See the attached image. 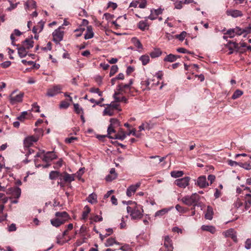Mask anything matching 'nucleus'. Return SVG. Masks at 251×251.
<instances>
[{
    "label": "nucleus",
    "instance_id": "1",
    "mask_svg": "<svg viewBox=\"0 0 251 251\" xmlns=\"http://www.w3.org/2000/svg\"><path fill=\"white\" fill-rule=\"evenodd\" d=\"M126 210L132 219H139L143 216V210L142 206L138 205L135 202H130V206H127Z\"/></svg>",
    "mask_w": 251,
    "mask_h": 251
},
{
    "label": "nucleus",
    "instance_id": "2",
    "mask_svg": "<svg viewBox=\"0 0 251 251\" xmlns=\"http://www.w3.org/2000/svg\"><path fill=\"white\" fill-rule=\"evenodd\" d=\"M200 199V196L196 193L191 195L186 196L181 199V201L188 206L195 205Z\"/></svg>",
    "mask_w": 251,
    "mask_h": 251
},
{
    "label": "nucleus",
    "instance_id": "3",
    "mask_svg": "<svg viewBox=\"0 0 251 251\" xmlns=\"http://www.w3.org/2000/svg\"><path fill=\"white\" fill-rule=\"evenodd\" d=\"M15 91H13L9 97L10 102L12 104H15L23 101L24 94L20 92L16 95H14Z\"/></svg>",
    "mask_w": 251,
    "mask_h": 251
},
{
    "label": "nucleus",
    "instance_id": "4",
    "mask_svg": "<svg viewBox=\"0 0 251 251\" xmlns=\"http://www.w3.org/2000/svg\"><path fill=\"white\" fill-rule=\"evenodd\" d=\"M41 152L44 153L41 158L43 161L46 163H49L57 158V155L53 151H47L45 152L44 150H42Z\"/></svg>",
    "mask_w": 251,
    "mask_h": 251
},
{
    "label": "nucleus",
    "instance_id": "5",
    "mask_svg": "<svg viewBox=\"0 0 251 251\" xmlns=\"http://www.w3.org/2000/svg\"><path fill=\"white\" fill-rule=\"evenodd\" d=\"M190 178L188 176L177 179L175 181V184L181 188H186L189 184Z\"/></svg>",
    "mask_w": 251,
    "mask_h": 251
},
{
    "label": "nucleus",
    "instance_id": "6",
    "mask_svg": "<svg viewBox=\"0 0 251 251\" xmlns=\"http://www.w3.org/2000/svg\"><path fill=\"white\" fill-rule=\"evenodd\" d=\"M62 87L59 85H54L48 90L47 96L52 97L61 93Z\"/></svg>",
    "mask_w": 251,
    "mask_h": 251
},
{
    "label": "nucleus",
    "instance_id": "7",
    "mask_svg": "<svg viewBox=\"0 0 251 251\" xmlns=\"http://www.w3.org/2000/svg\"><path fill=\"white\" fill-rule=\"evenodd\" d=\"M133 83V81L132 79H130L129 80V82L128 84H124L123 83H120L117 86V90L121 92V95H123L124 94L126 93V90H130V86Z\"/></svg>",
    "mask_w": 251,
    "mask_h": 251
},
{
    "label": "nucleus",
    "instance_id": "8",
    "mask_svg": "<svg viewBox=\"0 0 251 251\" xmlns=\"http://www.w3.org/2000/svg\"><path fill=\"white\" fill-rule=\"evenodd\" d=\"M64 32L61 31L60 27L55 29L52 33L53 37V41L56 43H59L63 40Z\"/></svg>",
    "mask_w": 251,
    "mask_h": 251
},
{
    "label": "nucleus",
    "instance_id": "9",
    "mask_svg": "<svg viewBox=\"0 0 251 251\" xmlns=\"http://www.w3.org/2000/svg\"><path fill=\"white\" fill-rule=\"evenodd\" d=\"M226 46L229 50V54L233 53L234 51H239L240 50L239 44L235 42L229 41Z\"/></svg>",
    "mask_w": 251,
    "mask_h": 251
},
{
    "label": "nucleus",
    "instance_id": "10",
    "mask_svg": "<svg viewBox=\"0 0 251 251\" xmlns=\"http://www.w3.org/2000/svg\"><path fill=\"white\" fill-rule=\"evenodd\" d=\"M196 184L201 188H204L209 185V183L207 181L206 176H199L197 178Z\"/></svg>",
    "mask_w": 251,
    "mask_h": 251
},
{
    "label": "nucleus",
    "instance_id": "11",
    "mask_svg": "<svg viewBox=\"0 0 251 251\" xmlns=\"http://www.w3.org/2000/svg\"><path fill=\"white\" fill-rule=\"evenodd\" d=\"M55 216L56 218L59 220V221H62L63 224L68 221V220L70 219L69 215L65 211L57 212L55 213Z\"/></svg>",
    "mask_w": 251,
    "mask_h": 251
},
{
    "label": "nucleus",
    "instance_id": "12",
    "mask_svg": "<svg viewBox=\"0 0 251 251\" xmlns=\"http://www.w3.org/2000/svg\"><path fill=\"white\" fill-rule=\"evenodd\" d=\"M7 194H11L13 197L19 199L21 194V190L18 187L10 188L8 189Z\"/></svg>",
    "mask_w": 251,
    "mask_h": 251
},
{
    "label": "nucleus",
    "instance_id": "13",
    "mask_svg": "<svg viewBox=\"0 0 251 251\" xmlns=\"http://www.w3.org/2000/svg\"><path fill=\"white\" fill-rule=\"evenodd\" d=\"M163 11V9H161V8H159L157 9H151V10L150 15L146 18L150 19L151 20H154L157 18V16L161 14L162 13Z\"/></svg>",
    "mask_w": 251,
    "mask_h": 251
},
{
    "label": "nucleus",
    "instance_id": "14",
    "mask_svg": "<svg viewBox=\"0 0 251 251\" xmlns=\"http://www.w3.org/2000/svg\"><path fill=\"white\" fill-rule=\"evenodd\" d=\"M140 185L141 183L140 182H138L135 185H131L130 186H129L126 190V195L128 197L131 196L135 193L137 188L140 187Z\"/></svg>",
    "mask_w": 251,
    "mask_h": 251
},
{
    "label": "nucleus",
    "instance_id": "15",
    "mask_svg": "<svg viewBox=\"0 0 251 251\" xmlns=\"http://www.w3.org/2000/svg\"><path fill=\"white\" fill-rule=\"evenodd\" d=\"M226 237H231L234 242L237 241L236 233L233 228H230L223 233Z\"/></svg>",
    "mask_w": 251,
    "mask_h": 251
},
{
    "label": "nucleus",
    "instance_id": "16",
    "mask_svg": "<svg viewBox=\"0 0 251 251\" xmlns=\"http://www.w3.org/2000/svg\"><path fill=\"white\" fill-rule=\"evenodd\" d=\"M164 246L167 249V251H173L172 241L168 235H166L164 237Z\"/></svg>",
    "mask_w": 251,
    "mask_h": 251
},
{
    "label": "nucleus",
    "instance_id": "17",
    "mask_svg": "<svg viewBox=\"0 0 251 251\" xmlns=\"http://www.w3.org/2000/svg\"><path fill=\"white\" fill-rule=\"evenodd\" d=\"M38 138L36 137L31 136L26 137L24 140V145L25 147L28 148L33 144L34 143L37 142Z\"/></svg>",
    "mask_w": 251,
    "mask_h": 251
},
{
    "label": "nucleus",
    "instance_id": "18",
    "mask_svg": "<svg viewBox=\"0 0 251 251\" xmlns=\"http://www.w3.org/2000/svg\"><path fill=\"white\" fill-rule=\"evenodd\" d=\"M126 137V134L122 129H120L119 132L117 134H115L113 136H110V139H119L120 140H124Z\"/></svg>",
    "mask_w": 251,
    "mask_h": 251
},
{
    "label": "nucleus",
    "instance_id": "19",
    "mask_svg": "<svg viewBox=\"0 0 251 251\" xmlns=\"http://www.w3.org/2000/svg\"><path fill=\"white\" fill-rule=\"evenodd\" d=\"M62 180H63L65 182H71L75 180L74 175H70L66 172H64L61 175Z\"/></svg>",
    "mask_w": 251,
    "mask_h": 251
},
{
    "label": "nucleus",
    "instance_id": "20",
    "mask_svg": "<svg viewBox=\"0 0 251 251\" xmlns=\"http://www.w3.org/2000/svg\"><path fill=\"white\" fill-rule=\"evenodd\" d=\"M45 22L43 21H40L38 25L36 26H34L32 29V32L34 34H37L38 33L41 32L43 29L44 26Z\"/></svg>",
    "mask_w": 251,
    "mask_h": 251
},
{
    "label": "nucleus",
    "instance_id": "21",
    "mask_svg": "<svg viewBox=\"0 0 251 251\" xmlns=\"http://www.w3.org/2000/svg\"><path fill=\"white\" fill-rule=\"evenodd\" d=\"M173 208H174L173 206H171L169 208H163L161 210L157 211L154 214V216L156 217H162V216H163L165 214H166V213H167L169 211H170V210L173 209Z\"/></svg>",
    "mask_w": 251,
    "mask_h": 251
},
{
    "label": "nucleus",
    "instance_id": "22",
    "mask_svg": "<svg viewBox=\"0 0 251 251\" xmlns=\"http://www.w3.org/2000/svg\"><path fill=\"white\" fill-rule=\"evenodd\" d=\"M227 14L233 18H237L243 16L242 12L238 10H230L227 11Z\"/></svg>",
    "mask_w": 251,
    "mask_h": 251
},
{
    "label": "nucleus",
    "instance_id": "23",
    "mask_svg": "<svg viewBox=\"0 0 251 251\" xmlns=\"http://www.w3.org/2000/svg\"><path fill=\"white\" fill-rule=\"evenodd\" d=\"M94 33L93 31L92 26L89 25L87 27L86 32L84 35V38L86 40L91 39L94 37Z\"/></svg>",
    "mask_w": 251,
    "mask_h": 251
},
{
    "label": "nucleus",
    "instance_id": "24",
    "mask_svg": "<svg viewBox=\"0 0 251 251\" xmlns=\"http://www.w3.org/2000/svg\"><path fill=\"white\" fill-rule=\"evenodd\" d=\"M23 45L25 47V48L28 50L32 48L33 47L34 41L32 40V38L30 39H26L23 42Z\"/></svg>",
    "mask_w": 251,
    "mask_h": 251
},
{
    "label": "nucleus",
    "instance_id": "25",
    "mask_svg": "<svg viewBox=\"0 0 251 251\" xmlns=\"http://www.w3.org/2000/svg\"><path fill=\"white\" fill-rule=\"evenodd\" d=\"M213 208L210 206H208L207 207L206 211L205 213V218L211 220L213 218Z\"/></svg>",
    "mask_w": 251,
    "mask_h": 251
},
{
    "label": "nucleus",
    "instance_id": "26",
    "mask_svg": "<svg viewBox=\"0 0 251 251\" xmlns=\"http://www.w3.org/2000/svg\"><path fill=\"white\" fill-rule=\"evenodd\" d=\"M179 57V56L175 55L173 54H169L164 58V61L165 62H173L176 60Z\"/></svg>",
    "mask_w": 251,
    "mask_h": 251
},
{
    "label": "nucleus",
    "instance_id": "27",
    "mask_svg": "<svg viewBox=\"0 0 251 251\" xmlns=\"http://www.w3.org/2000/svg\"><path fill=\"white\" fill-rule=\"evenodd\" d=\"M201 229L203 231H208L212 234H214L216 232L215 227L212 226L202 225L201 227Z\"/></svg>",
    "mask_w": 251,
    "mask_h": 251
},
{
    "label": "nucleus",
    "instance_id": "28",
    "mask_svg": "<svg viewBox=\"0 0 251 251\" xmlns=\"http://www.w3.org/2000/svg\"><path fill=\"white\" fill-rule=\"evenodd\" d=\"M251 206V194H247L246 195L245 201V209L248 210Z\"/></svg>",
    "mask_w": 251,
    "mask_h": 251
},
{
    "label": "nucleus",
    "instance_id": "29",
    "mask_svg": "<svg viewBox=\"0 0 251 251\" xmlns=\"http://www.w3.org/2000/svg\"><path fill=\"white\" fill-rule=\"evenodd\" d=\"M110 173L111 176L108 175L106 177V180L107 181H111L117 177V174L115 172V169L114 168H111L110 169Z\"/></svg>",
    "mask_w": 251,
    "mask_h": 251
},
{
    "label": "nucleus",
    "instance_id": "30",
    "mask_svg": "<svg viewBox=\"0 0 251 251\" xmlns=\"http://www.w3.org/2000/svg\"><path fill=\"white\" fill-rule=\"evenodd\" d=\"M87 201L91 204L97 203V196L95 193H92L89 195L87 198Z\"/></svg>",
    "mask_w": 251,
    "mask_h": 251
},
{
    "label": "nucleus",
    "instance_id": "31",
    "mask_svg": "<svg viewBox=\"0 0 251 251\" xmlns=\"http://www.w3.org/2000/svg\"><path fill=\"white\" fill-rule=\"evenodd\" d=\"M61 175L59 172L57 171H51L50 173V179H55L57 177H59L60 180H62V178H61Z\"/></svg>",
    "mask_w": 251,
    "mask_h": 251
},
{
    "label": "nucleus",
    "instance_id": "32",
    "mask_svg": "<svg viewBox=\"0 0 251 251\" xmlns=\"http://www.w3.org/2000/svg\"><path fill=\"white\" fill-rule=\"evenodd\" d=\"M26 49L24 47L18 48V54L21 58L25 57L27 55V51Z\"/></svg>",
    "mask_w": 251,
    "mask_h": 251
},
{
    "label": "nucleus",
    "instance_id": "33",
    "mask_svg": "<svg viewBox=\"0 0 251 251\" xmlns=\"http://www.w3.org/2000/svg\"><path fill=\"white\" fill-rule=\"evenodd\" d=\"M139 60L141 61L142 65L145 66L149 63L150 59L148 55L145 54L140 56Z\"/></svg>",
    "mask_w": 251,
    "mask_h": 251
},
{
    "label": "nucleus",
    "instance_id": "34",
    "mask_svg": "<svg viewBox=\"0 0 251 251\" xmlns=\"http://www.w3.org/2000/svg\"><path fill=\"white\" fill-rule=\"evenodd\" d=\"M25 9L35 8L36 6V2L33 0H28L25 3Z\"/></svg>",
    "mask_w": 251,
    "mask_h": 251
},
{
    "label": "nucleus",
    "instance_id": "35",
    "mask_svg": "<svg viewBox=\"0 0 251 251\" xmlns=\"http://www.w3.org/2000/svg\"><path fill=\"white\" fill-rule=\"evenodd\" d=\"M114 114V110L113 108L111 106H108L105 108L103 112V115H108L109 116H111Z\"/></svg>",
    "mask_w": 251,
    "mask_h": 251
},
{
    "label": "nucleus",
    "instance_id": "36",
    "mask_svg": "<svg viewBox=\"0 0 251 251\" xmlns=\"http://www.w3.org/2000/svg\"><path fill=\"white\" fill-rule=\"evenodd\" d=\"M50 223L53 226L56 227H58L61 225H63L62 221H59V220L57 219L56 217L50 220Z\"/></svg>",
    "mask_w": 251,
    "mask_h": 251
},
{
    "label": "nucleus",
    "instance_id": "37",
    "mask_svg": "<svg viewBox=\"0 0 251 251\" xmlns=\"http://www.w3.org/2000/svg\"><path fill=\"white\" fill-rule=\"evenodd\" d=\"M138 26L139 28L144 31L149 28V25L146 21H142L139 22Z\"/></svg>",
    "mask_w": 251,
    "mask_h": 251
},
{
    "label": "nucleus",
    "instance_id": "38",
    "mask_svg": "<svg viewBox=\"0 0 251 251\" xmlns=\"http://www.w3.org/2000/svg\"><path fill=\"white\" fill-rule=\"evenodd\" d=\"M91 209L90 207L87 205L85 206L84 208V211L82 212V219L83 220L86 219Z\"/></svg>",
    "mask_w": 251,
    "mask_h": 251
},
{
    "label": "nucleus",
    "instance_id": "39",
    "mask_svg": "<svg viewBox=\"0 0 251 251\" xmlns=\"http://www.w3.org/2000/svg\"><path fill=\"white\" fill-rule=\"evenodd\" d=\"M132 43L138 49H142L143 46L140 41L135 37L132 38L131 39Z\"/></svg>",
    "mask_w": 251,
    "mask_h": 251
},
{
    "label": "nucleus",
    "instance_id": "40",
    "mask_svg": "<svg viewBox=\"0 0 251 251\" xmlns=\"http://www.w3.org/2000/svg\"><path fill=\"white\" fill-rule=\"evenodd\" d=\"M243 94V91L239 89L236 90L233 94L231 98L233 100H236L241 97Z\"/></svg>",
    "mask_w": 251,
    "mask_h": 251
},
{
    "label": "nucleus",
    "instance_id": "41",
    "mask_svg": "<svg viewBox=\"0 0 251 251\" xmlns=\"http://www.w3.org/2000/svg\"><path fill=\"white\" fill-rule=\"evenodd\" d=\"M183 172L181 171H172L171 173V176L174 178L181 177L183 175Z\"/></svg>",
    "mask_w": 251,
    "mask_h": 251
},
{
    "label": "nucleus",
    "instance_id": "42",
    "mask_svg": "<svg viewBox=\"0 0 251 251\" xmlns=\"http://www.w3.org/2000/svg\"><path fill=\"white\" fill-rule=\"evenodd\" d=\"M161 54V51L159 49H155L150 53L151 58H156L159 57Z\"/></svg>",
    "mask_w": 251,
    "mask_h": 251
},
{
    "label": "nucleus",
    "instance_id": "43",
    "mask_svg": "<svg viewBox=\"0 0 251 251\" xmlns=\"http://www.w3.org/2000/svg\"><path fill=\"white\" fill-rule=\"evenodd\" d=\"M115 127L114 126H109L107 128V136L110 138V136H113L112 135V133H116V130H115Z\"/></svg>",
    "mask_w": 251,
    "mask_h": 251
},
{
    "label": "nucleus",
    "instance_id": "44",
    "mask_svg": "<svg viewBox=\"0 0 251 251\" xmlns=\"http://www.w3.org/2000/svg\"><path fill=\"white\" fill-rule=\"evenodd\" d=\"M114 244H119V243H117L116 242L115 239L112 238H109L106 240V242H105V246L107 247L111 246Z\"/></svg>",
    "mask_w": 251,
    "mask_h": 251
},
{
    "label": "nucleus",
    "instance_id": "45",
    "mask_svg": "<svg viewBox=\"0 0 251 251\" xmlns=\"http://www.w3.org/2000/svg\"><path fill=\"white\" fill-rule=\"evenodd\" d=\"M74 110L75 112L77 114H83V109L80 107L78 103L74 104Z\"/></svg>",
    "mask_w": 251,
    "mask_h": 251
},
{
    "label": "nucleus",
    "instance_id": "46",
    "mask_svg": "<svg viewBox=\"0 0 251 251\" xmlns=\"http://www.w3.org/2000/svg\"><path fill=\"white\" fill-rule=\"evenodd\" d=\"M67 228L62 233V236H65L68 234V232L69 231L71 230L73 228V224H69L66 226Z\"/></svg>",
    "mask_w": 251,
    "mask_h": 251
},
{
    "label": "nucleus",
    "instance_id": "47",
    "mask_svg": "<svg viewBox=\"0 0 251 251\" xmlns=\"http://www.w3.org/2000/svg\"><path fill=\"white\" fill-rule=\"evenodd\" d=\"M225 34L227 35L230 38H233L235 36L234 28L228 29Z\"/></svg>",
    "mask_w": 251,
    "mask_h": 251
},
{
    "label": "nucleus",
    "instance_id": "48",
    "mask_svg": "<svg viewBox=\"0 0 251 251\" xmlns=\"http://www.w3.org/2000/svg\"><path fill=\"white\" fill-rule=\"evenodd\" d=\"M85 30V28L84 27H79L75 30L74 32H76V34L75 35L76 37H78L81 36L82 33Z\"/></svg>",
    "mask_w": 251,
    "mask_h": 251
},
{
    "label": "nucleus",
    "instance_id": "49",
    "mask_svg": "<svg viewBox=\"0 0 251 251\" xmlns=\"http://www.w3.org/2000/svg\"><path fill=\"white\" fill-rule=\"evenodd\" d=\"M118 68L117 65L112 66L109 73L110 76H113L118 71Z\"/></svg>",
    "mask_w": 251,
    "mask_h": 251
},
{
    "label": "nucleus",
    "instance_id": "50",
    "mask_svg": "<svg viewBox=\"0 0 251 251\" xmlns=\"http://www.w3.org/2000/svg\"><path fill=\"white\" fill-rule=\"evenodd\" d=\"M186 35V32L185 31H182L180 34L176 35V37L179 40L182 41L185 38Z\"/></svg>",
    "mask_w": 251,
    "mask_h": 251
},
{
    "label": "nucleus",
    "instance_id": "51",
    "mask_svg": "<svg viewBox=\"0 0 251 251\" xmlns=\"http://www.w3.org/2000/svg\"><path fill=\"white\" fill-rule=\"evenodd\" d=\"M27 115V112L25 111L21 113V115L17 117V119L21 122L24 121L25 116Z\"/></svg>",
    "mask_w": 251,
    "mask_h": 251
},
{
    "label": "nucleus",
    "instance_id": "52",
    "mask_svg": "<svg viewBox=\"0 0 251 251\" xmlns=\"http://www.w3.org/2000/svg\"><path fill=\"white\" fill-rule=\"evenodd\" d=\"M70 105L69 103L66 101H62L59 104V108L60 109H67Z\"/></svg>",
    "mask_w": 251,
    "mask_h": 251
},
{
    "label": "nucleus",
    "instance_id": "53",
    "mask_svg": "<svg viewBox=\"0 0 251 251\" xmlns=\"http://www.w3.org/2000/svg\"><path fill=\"white\" fill-rule=\"evenodd\" d=\"M141 84L143 86H145V90H150V88L149 87V85L150 84V82L149 79L145 80V81H142L141 82Z\"/></svg>",
    "mask_w": 251,
    "mask_h": 251
},
{
    "label": "nucleus",
    "instance_id": "54",
    "mask_svg": "<svg viewBox=\"0 0 251 251\" xmlns=\"http://www.w3.org/2000/svg\"><path fill=\"white\" fill-rule=\"evenodd\" d=\"M183 0H179L174 3L175 8L177 9H181L183 7Z\"/></svg>",
    "mask_w": 251,
    "mask_h": 251
},
{
    "label": "nucleus",
    "instance_id": "55",
    "mask_svg": "<svg viewBox=\"0 0 251 251\" xmlns=\"http://www.w3.org/2000/svg\"><path fill=\"white\" fill-rule=\"evenodd\" d=\"M239 166L247 170H250L251 169V166L248 163H239Z\"/></svg>",
    "mask_w": 251,
    "mask_h": 251
},
{
    "label": "nucleus",
    "instance_id": "56",
    "mask_svg": "<svg viewBox=\"0 0 251 251\" xmlns=\"http://www.w3.org/2000/svg\"><path fill=\"white\" fill-rule=\"evenodd\" d=\"M104 100L103 98H100L99 101L96 100L94 99H91L89 100V101L92 103H94L95 104L93 106V107H95L96 105H100L101 102L103 101Z\"/></svg>",
    "mask_w": 251,
    "mask_h": 251
},
{
    "label": "nucleus",
    "instance_id": "57",
    "mask_svg": "<svg viewBox=\"0 0 251 251\" xmlns=\"http://www.w3.org/2000/svg\"><path fill=\"white\" fill-rule=\"evenodd\" d=\"M175 208L176 210L179 213H184L186 212L185 209L179 204H176Z\"/></svg>",
    "mask_w": 251,
    "mask_h": 251
},
{
    "label": "nucleus",
    "instance_id": "58",
    "mask_svg": "<svg viewBox=\"0 0 251 251\" xmlns=\"http://www.w3.org/2000/svg\"><path fill=\"white\" fill-rule=\"evenodd\" d=\"M110 124L109 126H114L116 127V126H118L119 125V122L117 119L112 118L110 120Z\"/></svg>",
    "mask_w": 251,
    "mask_h": 251
},
{
    "label": "nucleus",
    "instance_id": "59",
    "mask_svg": "<svg viewBox=\"0 0 251 251\" xmlns=\"http://www.w3.org/2000/svg\"><path fill=\"white\" fill-rule=\"evenodd\" d=\"M235 35H241L243 34V29L239 27H236L234 28Z\"/></svg>",
    "mask_w": 251,
    "mask_h": 251
},
{
    "label": "nucleus",
    "instance_id": "60",
    "mask_svg": "<svg viewBox=\"0 0 251 251\" xmlns=\"http://www.w3.org/2000/svg\"><path fill=\"white\" fill-rule=\"evenodd\" d=\"M32 110L35 112H40V106L37 105V103H34L32 105Z\"/></svg>",
    "mask_w": 251,
    "mask_h": 251
},
{
    "label": "nucleus",
    "instance_id": "61",
    "mask_svg": "<svg viewBox=\"0 0 251 251\" xmlns=\"http://www.w3.org/2000/svg\"><path fill=\"white\" fill-rule=\"evenodd\" d=\"M245 247L247 250L251 249V238L246 240Z\"/></svg>",
    "mask_w": 251,
    "mask_h": 251
},
{
    "label": "nucleus",
    "instance_id": "62",
    "mask_svg": "<svg viewBox=\"0 0 251 251\" xmlns=\"http://www.w3.org/2000/svg\"><path fill=\"white\" fill-rule=\"evenodd\" d=\"M121 95V92H115L114 95H113V98L117 102H121V98L117 97V95Z\"/></svg>",
    "mask_w": 251,
    "mask_h": 251
},
{
    "label": "nucleus",
    "instance_id": "63",
    "mask_svg": "<svg viewBox=\"0 0 251 251\" xmlns=\"http://www.w3.org/2000/svg\"><path fill=\"white\" fill-rule=\"evenodd\" d=\"M92 220H93L94 222H100L102 220V218L101 216H100L99 215H95L92 218Z\"/></svg>",
    "mask_w": 251,
    "mask_h": 251
},
{
    "label": "nucleus",
    "instance_id": "64",
    "mask_svg": "<svg viewBox=\"0 0 251 251\" xmlns=\"http://www.w3.org/2000/svg\"><path fill=\"white\" fill-rule=\"evenodd\" d=\"M243 202L239 199L237 200L236 202L234 203L235 206L237 208H239L243 205Z\"/></svg>",
    "mask_w": 251,
    "mask_h": 251
}]
</instances>
